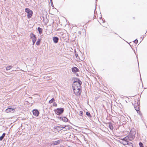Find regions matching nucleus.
<instances>
[{
	"mask_svg": "<svg viewBox=\"0 0 147 147\" xmlns=\"http://www.w3.org/2000/svg\"><path fill=\"white\" fill-rule=\"evenodd\" d=\"M12 67H13V66L11 65L8 66L7 67H6V69L7 71H8V70H9L10 69H11L12 68Z\"/></svg>",
	"mask_w": 147,
	"mask_h": 147,
	"instance_id": "obj_19",
	"label": "nucleus"
},
{
	"mask_svg": "<svg viewBox=\"0 0 147 147\" xmlns=\"http://www.w3.org/2000/svg\"><path fill=\"white\" fill-rule=\"evenodd\" d=\"M82 83L79 84V82H74L72 87L74 92L76 95L79 96L81 93L82 90L81 86Z\"/></svg>",
	"mask_w": 147,
	"mask_h": 147,
	"instance_id": "obj_1",
	"label": "nucleus"
},
{
	"mask_svg": "<svg viewBox=\"0 0 147 147\" xmlns=\"http://www.w3.org/2000/svg\"><path fill=\"white\" fill-rule=\"evenodd\" d=\"M25 9H28V8H26Z\"/></svg>",
	"mask_w": 147,
	"mask_h": 147,
	"instance_id": "obj_38",
	"label": "nucleus"
},
{
	"mask_svg": "<svg viewBox=\"0 0 147 147\" xmlns=\"http://www.w3.org/2000/svg\"><path fill=\"white\" fill-rule=\"evenodd\" d=\"M76 76H79V75H78V74H76Z\"/></svg>",
	"mask_w": 147,
	"mask_h": 147,
	"instance_id": "obj_36",
	"label": "nucleus"
},
{
	"mask_svg": "<svg viewBox=\"0 0 147 147\" xmlns=\"http://www.w3.org/2000/svg\"><path fill=\"white\" fill-rule=\"evenodd\" d=\"M36 41H32V42H33L32 45H34V43H35V42Z\"/></svg>",
	"mask_w": 147,
	"mask_h": 147,
	"instance_id": "obj_32",
	"label": "nucleus"
},
{
	"mask_svg": "<svg viewBox=\"0 0 147 147\" xmlns=\"http://www.w3.org/2000/svg\"><path fill=\"white\" fill-rule=\"evenodd\" d=\"M134 106L135 109L137 111V113H138V112L140 113V111L139 110V106L138 105V103H135L134 104Z\"/></svg>",
	"mask_w": 147,
	"mask_h": 147,
	"instance_id": "obj_8",
	"label": "nucleus"
},
{
	"mask_svg": "<svg viewBox=\"0 0 147 147\" xmlns=\"http://www.w3.org/2000/svg\"><path fill=\"white\" fill-rule=\"evenodd\" d=\"M140 147H144L143 144L141 142L139 143Z\"/></svg>",
	"mask_w": 147,
	"mask_h": 147,
	"instance_id": "obj_26",
	"label": "nucleus"
},
{
	"mask_svg": "<svg viewBox=\"0 0 147 147\" xmlns=\"http://www.w3.org/2000/svg\"><path fill=\"white\" fill-rule=\"evenodd\" d=\"M72 71L73 73H76L79 71V69L77 67H74L72 68Z\"/></svg>",
	"mask_w": 147,
	"mask_h": 147,
	"instance_id": "obj_10",
	"label": "nucleus"
},
{
	"mask_svg": "<svg viewBox=\"0 0 147 147\" xmlns=\"http://www.w3.org/2000/svg\"><path fill=\"white\" fill-rule=\"evenodd\" d=\"M37 30L39 33L40 34H41L42 33V29L39 27L38 28Z\"/></svg>",
	"mask_w": 147,
	"mask_h": 147,
	"instance_id": "obj_16",
	"label": "nucleus"
},
{
	"mask_svg": "<svg viewBox=\"0 0 147 147\" xmlns=\"http://www.w3.org/2000/svg\"><path fill=\"white\" fill-rule=\"evenodd\" d=\"M55 100V99L54 98H53L49 101V104H51L52 103H53L54 101Z\"/></svg>",
	"mask_w": 147,
	"mask_h": 147,
	"instance_id": "obj_23",
	"label": "nucleus"
},
{
	"mask_svg": "<svg viewBox=\"0 0 147 147\" xmlns=\"http://www.w3.org/2000/svg\"><path fill=\"white\" fill-rule=\"evenodd\" d=\"M33 113L34 115L38 116L39 114V112L37 109H34L33 110Z\"/></svg>",
	"mask_w": 147,
	"mask_h": 147,
	"instance_id": "obj_9",
	"label": "nucleus"
},
{
	"mask_svg": "<svg viewBox=\"0 0 147 147\" xmlns=\"http://www.w3.org/2000/svg\"><path fill=\"white\" fill-rule=\"evenodd\" d=\"M53 106H55V107H57V104L55 102H54L53 103Z\"/></svg>",
	"mask_w": 147,
	"mask_h": 147,
	"instance_id": "obj_28",
	"label": "nucleus"
},
{
	"mask_svg": "<svg viewBox=\"0 0 147 147\" xmlns=\"http://www.w3.org/2000/svg\"><path fill=\"white\" fill-rule=\"evenodd\" d=\"M51 6H52V7H53V4H51Z\"/></svg>",
	"mask_w": 147,
	"mask_h": 147,
	"instance_id": "obj_37",
	"label": "nucleus"
},
{
	"mask_svg": "<svg viewBox=\"0 0 147 147\" xmlns=\"http://www.w3.org/2000/svg\"><path fill=\"white\" fill-rule=\"evenodd\" d=\"M63 127L58 126H57L56 127V129L58 131H60L61 130H62L63 129Z\"/></svg>",
	"mask_w": 147,
	"mask_h": 147,
	"instance_id": "obj_18",
	"label": "nucleus"
},
{
	"mask_svg": "<svg viewBox=\"0 0 147 147\" xmlns=\"http://www.w3.org/2000/svg\"><path fill=\"white\" fill-rule=\"evenodd\" d=\"M136 131L134 129H131L130 131L129 134L127 136L129 140L131 141L133 140L135 137Z\"/></svg>",
	"mask_w": 147,
	"mask_h": 147,
	"instance_id": "obj_2",
	"label": "nucleus"
},
{
	"mask_svg": "<svg viewBox=\"0 0 147 147\" xmlns=\"http://www.w3.org/2000/svg\"><path fill=\"white\" fill-rule=\"evenodd\" d=\"M86 115L88 117H92V116L90 114V113H89V112H86Z\"/></svg>",
	"mask_w": 147,
	"mask_h": 147,
	"instance_id": "obj_25",
	"label": "nucleus"
},
{
	"mask_svg": "<svg viewBox=\"0 0 147 147\" xmlns=\"http://www.w3.org/2000/svg\"><path fill=\"white\" fill-rule=\"evenodd\" d=\"M138 42V40L137 39H136L134 41V42L136 44H137Z\"/></svg>",
	"mask_w": 147,
	"mask_h": 147,
	"instance_id": "obj_29",
	"label": "nucleus"
},
{
	"mask_svg": "<svg viewBox=\"0 0 147 147\" xmlns=\"http://www.w3.org/2000/svg\"><path fill=\"white\" fill-rule=\"evenodd\" d=\"M59 39L57 37L54 36L53 38V40L54 43H57L58 42Z\"/></svg>",
	"mask_w": 147,
	"mask_h": 147,
	"instance_id": "obj_11",
	"label": "nucleus"
},
{
	"mask_svg": "<svg viewBox=\"0 0 147 147\" xmlns=\"http://www.w3.org/2000/svg\"><path fill=\"white\" fill-rule=\"evenodd\" d=\"M74 82H79V84L82 83L81 81L78 78H76L74 80Z\"/></svg>",
	"mask_w": 147,
	"mask_h": 147,
	"instance_id": "obj_15",
	"label": "nucleus"
},
{
	"mask_svg": "<svg viewBox=\"0 0 147 147\" xmlns=\"http://www.w3.org/2000/svg\"><path fill=\"white\" fill-rule=\"evenodd\" d=\"M109 127L111 130H112L113 129V124L111 122L109 123Z\"/></svg>",
	"mask_w": 147,
	"mask_h": 147,
	"instance_id": "obj_14",
	"label": "nucleus"
},
{
	"mask_svg": "<svg viewBox=\"0 0 147 147\" xmlns=\"http://www.w3.org/2000/svg\"><path fill=\"white\" fill-rule=\"evenodd\" d=\"M64 111V109L63 108H58L54 110L55 113L58 115L61 114L63 113Z\"/></svg>",
	"mask_w": 147,
	"mask_h": 147,
	"instance_id": "obj_3",
	"label": "nucleus"
},
{
	"mask_svg": "<svg viewBox=\"0 0 147 147\" xmlns=\"http://www.w3.org/2000/svg\"><path fill=\"white\" fill-rule=\"evenodd\" d=\"M139 113V114L140 115H142V114L140 112V113H139V112H138V113Z\"/></svg>",
	"mask_w": 147,
	"mask_h": 147,
	"instance_id": "obj_35",
	"label": "nucleus"
},
{
	"mask_svg": "<svg viewBox=\"0 0 147 147\" xmlns=\"http://www.w3.org/2000/svg\"><path fill=\"white\" fill-rule=\"evenodd\" d=\"M60 119L61 120L65 122H67L68 120L67 118L65 117H60Z\"/></svg>",
	"mask_w": 147,
	"mask_h": 147,
	"instance_id": "obj_12",
	"label": "nucleus"
},
{
	"mask_svg": "<svg viewBox=\"0 0 147 147\" xmlns=\"http://www.w3.org/2000/svg\"><path fill=\"white\" fill-rule=\"evenodd\" d=\"M127 142H128V141H126H126H125V142L123 141V142H120L123 145H127V144H128Z\"/></svg>",
	"mask_w": 147,
	"mask_h": 147,
	"instance_id": "obj_21",
	"label": "nucleus"
},
{
	"mask_svg": "<svg viewBox=\"0 0 147 147\" xmlns=\"http://www.w3.org/2000/svg\"><path fill=\"white\" fill-rule=\"evenodd\" d=\"M127 142L129 144L127 145H129L130 147H134L133 144L131 142H129V141H128Z\"/></svg>",
	"mask_w": 147,
	"mask_h": 147,
	"instance_id": "obj_24",
	"label": "nucleus"
},
{
	"mask_svg": "<svg viewBox=\"0 0 147 147\" xmlns=\"http://www.w3.org/2000/svg\"><path fill=\"white\" fill-rule=\"evenodd\" d=\"M78 33L79 34L81 35V31H78Z\"/></svg>",
	"mask_w": 147,
	"mask_h": 147,
	"instance_id": "obj_31",
	"label": "nucleus"
},
{
	"mask_svg": "<svg viewBox=\"0 0 147 147\" xmlns=\"http://www.w3.org/2000/svg\"><path fill=\"white\" fill-rule=\"evenodd\" d=\"M25 11L27 13V16L28 18H30L32 16L33 14V12L31 10H25Z\"/></svg>",
	"mask_w": 147,
	"mask_h": 147,
	"instance_id": "obj_4",
	"label": "nucleus"
},
{
	"mask_svg": "<svg viewBox=\"0 0 147 147\" xmlns=\"http://www.w3.org/2000/svg\"><path fill=\"white\" fill-rule=\"evenodd\" d=\"M79 115L80 116H82L83 115V112L82 111H80L79 112Z\"/></svg>",
	"mask_w": 147,
	"mask_h": 147,
	"instance_id": "obj_27",
	"label": "nucleus"
},
{
	"mask_svg": "<svg viewBox=\"0 0 147 147\" xmlns=\"http://www.w3.org/2000/svg\"><path fill=\"white\" fill-rule=\"evenodd\" d=\"M76 57L77 58L78 57V54L77 53L75 54Z\"/></svg>",
	"mask_w": 147,
	"mask_h": 147,
	"instance_id": "obj_30",
	"label": "nucleus"
},
{
	"mask_svg": "<svg viewBox=\"0 0 147 147\" xmlns=\"http://www.w3.org/2000/svg\"><path fill=\"white\" fill-rule=\"evenodd\" d=\"M30 36V38L32 39V41H36V35H34L33 33H31Z\"/></svg>",
	"mask_w": 147,
	"mask_h": 147,
	"instance_id": "obj_5",
	"label": "nucleus"
},
{
	"mask_svg": "<svg viewBox=\"0 0 147 147\" xmlns=\"http://www.w3.org/2000/svg\"><path fill=\"white\" fill-rule=\"evenodd\" d=\"M41 42V39H38L36 43V45H37L38 46L39 45Z\"/></svg>",
	"mask_w": 147,
	"mask_h": 147,
	"instance_id": "obj_20",
	"label": "nucleus"
},
{
	"mask_svg": "<svg viewBox=\"0 0 147 147\" xmlns=\"http://www.w3.org/2000/svg\"><path fill=\"white\" fill-rule=\"evenodd\" d=\"M61 140H59L55 141L52 142L51 144V145L55 146L58 145L61 143Z\"/></svg>",
	"mask_w": 147,
	"mask_h": 147,
	"instance_id": "obj_6",
	"label": "nucleus"
},
{
	"mask_svg": "<svg viewBox=\"0 0 147 147\" xmlns=\"http://www.w3.org/2000/svg\"><path fill=\"white\" fill-rule=\"evenodd\" d=\"M50 1H51V4H53L52 0H50Z\"/></svg>",
	"mask_w": 147,
	"mask_h": 147,
	"instance_id": "obj_34",
	"label": "nucleus"
},
{
	"mask_svg": "<svg viewBox=\"0 0 147 147\" xmlns=\"http://www.w3.org/2000/svg\"><path fill=\"white\" fill-rule=\"evenodd\" d=\"M102 21L103 23H104L105 22V20L104 19H102Z\"/></svg>",
	"mask_w": 147,
	"mask_h": 147,
	"instance_id": "obj_33",
	"label": "nucleus"
},
{
	"mask_svg": "<svg viewBox=\"0 0 147 147\" xmlns=\"http://www.w3.org/2000/svg\"><path fill=\"white\" fill-rule=\"evenodd\" d=\"M96 10H94V13H95V11Z\"/></svg>",
	"mask_w": 147,
	"mask_h": 147,
	"instance_id": "obj_39",
	"label": "nucleus"
},
{
	"mask_svg": "<svg viewBox=\"0 0 147 147\" xmlns=\"http://www.w3.org/2000/svg\"><path fill=\"white\" fill-rule=\"evenodd\" d=\"M62 127H63V128H64L66 130L70 129H71V127L69 125H65V126L62 125Z\"/></svg>",
	"mask_w": 147,
	"mask_h": 147,
	"instance_id": "obj_13",
	"label": "nucleus"
},
{
	"mask_svg": "<svg viewBox=\"0 0 147 147\" xmlns=\"http://www.w3.org/2000/svg\"><path fill=\"white\" fill-rule=\"evenodd\" d=\"M6 134L4 133L0 137V141H2L5 136Z\"/></svg>",
	"mask_w": 147,
	"mask_h": 147,
	"instance_id": "obj_17",
	"label": "nucleus"
},
{
	"mask_svg": "<svg viewBox=\"0 0 147 147\" xmlns=\"http://www.w3.org/2000/svg\"><path fill=\"white\" fill-rule=\"evenodd\" d=\"M121 140L124 142L128 141V139H127V136L124 138L121 139Z\"/></svg>",
	"mask_w": 147,
	"mask_h": 147,
	"instance_id": "obj_22",
	"label": "nucleus"
},
{
	"mask_svg": "<svg viewBox=\"0 0 147 147\" xmlns=\"http://www.w3.org/2000/svg\"><path fill=\"white\" fill-rule=\"evenodd\" d=\"M11 107H8V108L6 110V112L7 113L9 112H14L15 111L14 110V109L13 108H12Z\"/></svg>",
	"mask_w": 147,
	"mask_h": 147,
	"instance_id": "obj_7",
	"label": "nucleus"
}]
</instances>
